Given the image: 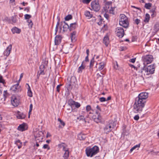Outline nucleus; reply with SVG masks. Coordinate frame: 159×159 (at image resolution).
<instances>
[{
    "label": "nucleus",
    "instance_id": "obj_29",
    "mask_svg": "<svg viewBox=\"0 0 159 159\" xmlns=\"http://www.w3.org/2000/svg\"><path fill=\"white\" fill-rule=\"evenodd\" d=\"M26 84L28 86V90L27 92L28 95L29 97H31L32 96V93L30 88L28 84Z\"/></svg>",
    "mask_w": 159,
    "mask_h": 159
},
{
    "label": "nucleus",
    "instance_id": "obj_21",
    "mask_svg": "<svg viewBox=\"0 0 159 159\" xmlns=\"http://www.w3.org/2000/svg\"><path fill=\"white\" fill-rule=\"evenodd\" d=\"M76 22L70 24L69 26V29L70 31L73 30L76 28Z\"/></svg>",
    "mask_w": 159,
    "mask_h": 159
},
{
    "label": "nucleus",
    "instance_id": "obj_48",
    "mask_svg": "<svg viewBox=\"0 0 159 159\" xmlns=\"http://www.w3.org/2000/svg\"><path fill=\"white\" fill-rule=\"evenodd\" d=\"M134 21L137 25H138V24L140 22V20L138 19H136L135 20H134Z\"/></svg>",
    "mask_w": 159,
    "mask_h": 159
},
{
    "label": "nucleus",
    "instance_id": "obj_3",
    "mask_svg": "<svg viewBox=\"0 0 159 159\" xmlns=\"http://www.w3.org/2000/svg\"><path fill=\"white\" fill-rule=\"evenodd\" d=\"M120 17V25L125 28H127L129 25L128 17L124 14H121Z\"/></svg>",
    "mask_w": 159,
    "mask_h": 159
},
{
    "label": "nucleus",
    "instance_id": "obj_60",
    "mask_svg": "<svg viewBox=\"0 0 159 159\" xmlns=\"http://www.w3.org/2000/svg\"><path fill=\"white\" fill-rule=\"evenodd\" d=\"M87 114H88V113H87V112L82 111V115H83V114L87 115Z\"/></svg>",
    "mask_w": 159,
    "mask_h": 159
},
{
    "label": "nucleus",
    "instance_id": "obj_2",
    "mask_svg": "<svg viewBox=\"0 0 159 159\" xmlns=\"http://www.w3.org/2000/svg\"><path fill=\"white\" fill-rule=\"evenodd\" d=\"M99 151V148L96 146L91 148H87L85 150L87 156L92 157L96 154Z\"/></svg>",
    "mask_w": 159,
    "mask_h": 159
},
{
    "label": "nucleus",
    "instance_id": "obj_6",
    "mask_svg": "<svg viewBox=\"0 0 159 159\" xmlns=\"http://www.w3.org/2000/svg\"><path fill=\"white\" fill-rule=\"evenodd\" d=\"M153 56L149 55L143 56L142 59L143 64L145 65L151 63L153 61Z\"/></svg>",
    "mask_w": 159,
    "mask_h": 159
},
{
    "label": "nucleus",
    "instance_id": "obj_28",
    "mask_svg": "<svg viewBox=\"0 0 159 159\" xmlns=\"http://www.w3.org/2000/svg\"><path fill=\"white\" fill-rule=\"evenodd\" d=\"M64 152H65L63 156V157L64 158V159H67L69 156V150H68Z\"/></svg>",
    "mask_w": 159,
    "mask_h": 159
},
{
    "label": "nucleus",
    "instance_id": "obj_19",
    "mask_svg": "<svg viewBox=\"0 0 159 159\" xmlns=\"http://www.w3.org/2000/svg\"><path fill=\"white\" fill-rule=\"evenodd\" d=\"M25 117V115L22 112H19L17 115V117L19 119H24Z\"/></svg>",
    "mask_w": 159,
    "mask_h": 159
},
{
    "label": "nucleus",
    "instance_id": "obj_51",
    "mask_svg": "<svg viewBox=\"0 0 159 159\" xmlns=\"http://www.w3.org/2000/svg\"><path fill=\"white\" fill-rule=\"evenodd\" d=\"M0 83H2L3 84L4 83V80L2 79V76L0 75Z\"/></svg>",
    "mask_w": 159,
    "mask_h": 159
},
{
    "label": "nucleus",
    "instance_id": "obj_53",
    "mask_svg": "<svg viewBox=\"0 0 159 159\" xmlns=\"http://www.w3.org/2000/svg\"><path fill=\"white\" fill-rule=\"evenodd\" d=\"M33 108V105L32 104H31L30 106V109L29 111V114L32 111Z\"/></svg>",
    "mask_w": 159,
    "mask_h": 159
},
{
    "label": "nucleus",
    "instance_id": "obj_57",
    "mask_svg": "<svg viewBox=\"0 0 159 159\" xmlns=\"http://www.w3.org/2000/svg\"><path fill=\"white\" fill-rule=\"evenodd\" d=\"M140 147V144H137V145H136L135 146H134L133 148H134V149H135L136 148H139Z\"/></svg>",
    "mask_w": 159,
    "mask_h": 159
},
{
    "label": "nucleus",
    "instance_id": "obj_18",
    "mask_svg": "<svg viewBox=\"0 0 159 159\" xmlns=\"http://www.w3.org/2000/svg\"><path fill=\"white\" fill-rule=\"evenodd\" d=\"M88 114H87V115L83 114V115H80L77 118V119L80 120H82L85 122V119L88 118Z\"/></svg>",
    "mask_w": 159,
    "mask_h": 159
},
{
    "label": "nucleus",
    "instance_id": "obj_32",
    "mask_svg": "<svg viewBox=\"0 0 159 159\" xmlns=\"http://www.w3.org/2000/svg\"><path fill=\"white\" fill-rule=\"evenodd\" d=\"M58 121H59L60 122V125H59V127H64L65 125V123L60 118H58L57 119Z\"/></svg>",
    "mask_w": 159,
    "mask_h": 159
},
{
    "label": "nucleus",
    "instance_id": "obj_52",
    "mask_svg": "<svg viewBox=\"0 0 159 159\" xmlns=\"http://www.w3.org/2000/svg\"><path fill=\"white\" fill-rule=\"evenodd\" d=\"M139 116L138 114L136 115L134 117V119L135 120H138L139 119Z\"/></svg>",
    "mask_w": 159,
    "mask_h": 159
},
{
    "label": "nucleus",
    "instance_id": "obj_34",
    "mask_svg": "<svg viewBox=\"0 0 159 159\" xmlns=\"http://www.w3.org/2000/svg\"><path fill=\"white\" fill-rule=\"evenodd\" d=\"M159 30V24L158 23L156 24L154 26V30L157 32Z\"/></svg>",
    "mask_w": 159,
    "mask_h": 159
},
{
    "label": "nucleus",
    "instance_id": "obj_63",
    "mask_svg": "<svg viewBox=\"0 0 159 159\" xmlns=\"http://www.w3.org/2000/svg\"><path fill=\"white\" fill-rule=\"evenodd\" d=\"M85 61H89V58H88V56H86L85 57Z\"/></svg>",
    "mask_w": 159,
    "mask_h": 159
},
{
    "label": "nucleus",
    "instance_id": "obj_5",
    "mask_svg": "<svg viewBox=\"0 0 159 159\" xmlns=\"http://www.w3.org/2000/svg\"><path fill=\"white\" fill-rule=\"evenodd\" d=\"M111 2H108L106 3L105 7H104V10L106 12H108L110 14H114V7H112L111 4Z\"/></svg>",
    "mask_w": 159,
    "mask_h": 159
},
{
    "label": "nucleus",
    "instance_id": "obj_31",
    "mask_svg": "<svg viewBox=\"0 0 159 159\" xmlns=\"http://www.w3.org/2000/svg\"><path fill=\"white\" fill-rule=\"evenodd\" d=\"M155 10V8H154L150 11V13H151V16L152 17H155L156 16V12Z\"/></svg>",
    "mask_w": 159,
    "mask_h": 159
},
{
    "label": "nucleus",
    "instance_id": "obj_62",
    "mask_svg": "<svg viewBox=\"0 0 159 159\" xmlns=\"http://www.w3.org/2000/svg\"><path fill=\"white\" fill-rule=\"evenodd\" d=\"M40 75H41V74H40L39 73V71L38 72L37 75V79H38L39 78V77Z\"/></svg>",
    "mask_w": 159,
    "mask_h": 159
},
{
    "label": "nucleus",
    "instance_id": "obj_1",
    "mask_svg": "<svg viewBox=\"0 0 159 159\" xmlns=\"http://www.w3.org/2000/svg\"><path fill=\"white\" fill-rule=\"evenodd\" d=\"M145 103L142 100L137 98L133 106L134 112L135 113H140L142 111L145 105Z\"/></svg>",
    "mask_w": 159,
    "mask_h": 159
},
{
    "label": "nucleus",
    "instance_id": "obj_44",
    "mask_svg": "<svg viewBox=\"0 0 159 159\" xmlns=\"http://www.w3.org/2000/svg\"><path fill=\"white\" fill-rule=\"evenodd\" d=\"M31 17V16L29 14H26L25 15V19H29Z\"/></svg>",
    "mask_w": 159,
    "mask_h": 159
},
{
    "label": "nucleus",
    "instance_id": "obj_46",
    "mask_svg": "<svg viewBox=\"0 0 159 159\" xmlns=\"http://www.w3.org/2000/svg\"><path fill=\"white\" fill-rule=\"evenodd\" d=\"M59 25V20H58V21H57V25L56 27L55 28V31H56V34L57 32V29L58 28V26Z\"/></svg>",
    "mask_w": 159,
    "mask_h": 159
},
{
    "label": "nucleus",
    "instance_id": "obj_7",
    "mask_svg": "<svg viewBox=\"0 0 159 159\" xmlns=\"http://www.w3.org/2000/svg\"><path fill=\"white\" fill-rule=\"evenodd\" d=\"M91 9L94 11H98L100 10V7L98 2L93 1L92 2L91 4Z\"/></svg>",
    "mask_w": 159,
    "mask_h": 159
},
{
    "label": "nucleus",
    "instance_id": "obj_25",
    "mask_svg": "<svg viewBox=\"0 0 159 159\" xmlns=\"http://www.w3.org/2000/svg\"><path fill=\"white\" fill-rule=\"evenodd\" d=\"M85 138L86 135L84 134H80L78 135V138L80 140H84Z\"/></svg>",
    "mask_w": 159,
    "mask_h": 159
},
{
    "label": "nucleus",
    "instance_id": "obj_59",
    "mask_svg": "<svg viewBox=\"0 0 159 159\" xmlns=\"http://www.w3.org/2000/svg\"><path fill=\"white\" fill-rule=\"evenodd\" d=\"M135 61V58H133L130 59V61L132 63H134Z\"/></svg>",
    "mask_w": 159,
    "mask_h": 159
},
{
    "label": "nucleus",
    "instance_id": "obj_37",
    "mask_svg": "<svg viewBox=\"0 0 159 159\" xmlns=\"http://www.w3.org/2000/svg\"><path fill=\"white\" fill-rule=\"evenodd\" d=\"M74 103H75V101L72 99L69 100L68 102V104L70 106H74Z\"/></svg>",
    "mask_w": 159,
    "mask_h": 159
},
{
    "label": "nucleus",
    "instance_id": "obj_56",
    "mask_svg": "<svg viewBox=\"0 0 159 159\" xmlns=\"http://www.w3.org/2000/svg\"><path fill=\"white\" fill-rule=\"evenodd\" d=\"M104 17L107 20H108L109 18V15L106 13L104 14Z\"/></svg>",
    "mask_w": 159,
    "mask_h": 159
},
{
    "label": "nucleus",
    "instance_id": "obj_20",
    "mask_svg": "<svg viewBox=\"0 0 159 159\" xmlns=\"http://www.w3.org/2000/svg\"><path fill=\"white\" fill-rule=\"evenodd\" d=\"M84 61L82 62L81 65L78 68V73H81L83 70H84L85 67V66L83 64Z\"/></svg>",
    "mask_w": 159,
    "mask_h": 159
},
{
    "label": "nucleus",
    "instance_id": "obj_41",
    "mask_svg": "<svg viewBox=\"0 0 159 159\" xmlns=\"http://www.w3.org/2000/svg\"><path fill=\"white\" fill-rule=\"evenodd\" d=\"M86 109L87 112L90 111L92 110L91 107L89 105H88L86 107Z\"/></svg>",
    "mask_w": 159,
    "mask_h": 159
},
{
    "label": "nucleus",
    "instance_id": "obj_38",
    "mask_svg": "<svg viewBox=\"0 0 159 159\" xmlns=\"http://www.w3.org/2000/svg\"><path fill=\"white\" fill-rule=\"evenodd\" d=\"M94 62V58L93 57L90 61L89 67L91 68L93 65Z\"/></svg>",
    "mask_w": 159,
    "mask_h": 159
},
{
    "label": "nucleus",
    "instance_id": "obj_39",
    "mask_svg": "<svg viewBox=\"0 0 159 159\" xmlns=\"http://www.w3.org/2000/svg\"><path fill=\"white\" fill-rule=\"evenodd\" d=\"M72 18V16L71 15H69L66 16L65 18L66 20H69Z\"/></svg>",
    "mask_w": 159,
    "mask_h": 159
},
{
    "label": "nucleus",
    "instance_id": "obj_24",
    "mask_svg": "<svg viewBox=\"0 0 159 159\" xmlns=\"http://www.w3.org/2000/svg\"><path fill=\"white\" fill-rule=\"evenodd\" d=\"M84 15L86 17H87L89 19L90 18L93 16V15L88 11H85Z\"/></svg>",
    "mask_w": 159,
    "mask_h": 159
},
{
    "label": "nucleus",
    "instance_id": "obj_4",
    "mask_svg": "<svg viewBox=\"0 0 159 159\" xmlns=\"http://www.w3.org/2000/svg\"><path fill=\"white\" fill-rule=\"evenodd\" d=\"M155 68L154 64H152L148 66L146 69H141V72L142 73V76H143V74L144 75H148L153 73L155 71Z\"/></svg>",
    "mask_w": 159,
    "mask_h": 159
},
{
    "label": "nucleus",
    "instance_id": "obj_58",
    "mask_svg": "<svg viewBox=\"0 0 159 159\" xmlns=\"http://www.w3.org/2000/svg\"><path fill=\"white\" fill-rule=\"evenodd\" d=\"M30 8L29 7H27L25 8L24 9V11H26L27 12H28L30 11Z\"/></svg>",
    "mask_w": 159,
    "mask_h": 159
},
{
    "label": "nucleus",
    "instance_id": "obj_42",
    "mask_svg": "<svg viewBox=\"0 0 159 159\" xmlns=\"http://www.w3.org/2000/svg\"><path fill=\"white\" fill-rule=\"evenodd\" d=\"M74 106H75L76 108H78L80 106V105L79 103L75 102Z\"/></svg>",
    "mask_w": 159,
    "mask_h": 159
},
{
    "label": "nucleus",
    "instance_id": "obj_45",
    "mask_svg": "<svg viewBox=\"0 0 159 159\" xmlns=\"http://www.w3.org/2000/svg\"><path fill=\"white\" fill-rule=\"evenodd\" d=\"M64 25L63 26V28L64 29L65 28H67L69 29V26L67 24H66L65 23V22H64Z\"/></svg>",
    "mask_w": 159,
    "mask_h": 159
},
{
    "label": "nucleus",
    "instance_id": "obj_64",
    "mask_svg": "<svg viewBox=\"0 0 159 159\" xmlns=\"http://www.w3.org/2000/svg\"><path fill=\"white\" fill-rule=\"evenodd\" d=\"M16 145L18 146V148L19 149H20L21 147L22 144H19Z\"/></svg>",
    "mask_w": 159,
    "mask_h": 159
},
{
    "label": "nucleus",
    "instance_id": "obj_22",
    "mask_svg": "<svg viewBox=\"0 0 159 159\" xmlns=\"http://www.w3.org/2000/svg\"><path fill=\"white\" fill-rule=\"evenodd\" d=\"M103 43L105 44L106 46L108 45L109 43V41L108 37L107 36H105L103 39Z\"/></svg>",
    "mask_w": 159,
    "mask_h": 159
},
{
    "label": "nucleus",
    "instance_id": "obj_13",
    "mask_svg": "<svg viewBox=\"0 0 159 159\" xmlns=\"http://www.w3.org/2000/svg\"><path fill=\"white\" fill-rule=\"evenodd\" d=\"M27 129V125L25 123H23L22 124L20 125L17 128L18 129L21 131H25Z\"/></svg>",
    "mask_w": 159,
    "mask_h": 159
},
{
    "label": "nucleus",
    "instance_id": "obj_9",
    "mask_svg": "<svg viewBox=\"0 0 159 159\" xmlns=\"http://www.w3.org/2000/svg\"><path fill=\"white\" fill-rule=\"evenodd\" d=\"M101 111L97 110L96 111V113L97 115L96 116H93V118L95 122L97 123H98L101 122L102 119V117L100 115L99 112Z\"/></svg>",
    "mask_w": 159,
    "mask_h": 159
},
{
    "label": "nucleus",
    "instance_id": "obj_54",
    "mask_svg": "<svg viewBox=\"0 0 159 159\" xmlns=\"http://www.w3.org/2000/svg\"><path fill=\"white\" fill-rule=\"evenodd\" d=\"M61 86V84H59V85H58L56 87L57 91L58 92H60V87Z\"/></svg>",
    "mask_w": 159,
    "mask_h": 159
},
{
    "label": "nucleus",
    "instance_id": "obj_61",
    "mask_svg": "<svg viewBox=\"0 0 159 159\" xmlns=\"http://www.w3.org/2000/svg\"><path fill=\"white\" fill-rule=\"evenodd\" d=\"M89 50L88 49L86 50V53L87 54V56H88L89 55Z\"/></svg>",
    "mask_w": 159,
    "mask_h": 159
},
{
    "label": "nucleus",
    "instance_id": "obj_27",
    "mask_svg": "<svg viewBox=\"0 0 159 159\" xmlns=\"http://www.w3.org/2000/svg\"><path fill=\"white\" fill-rule=\"evenodd\" d=\"M105 65V63L104 62H100L99 64V66L98 67V70L100 71L101 70L103 69Z\"/></svg>",
    "mask_w": 159,
    "mask_h": 159
},
{
    "label": "nucleus",
    "instance_id": "obj_30",
    "mask_svg": "<svg viewBox=\"0 0 159 159\" xmlns=\"http://www.w3.org/2000/svg\"><path fill=\"white\" fill-rule=\"evenodd\" d=\"M39 69L40 71H39V73L41 75H44L45 73L44 72V66L42 65L40 66L39 67Z\"/></svg>",
    "mask_w": 159,
    "mask_h": 159
},
{
    "label": "nucleus",
    "instance_id": "obj_35",
    "mask_svg": "<svg viewBox=\"0 0 159 159\" xmlns=\"http://www.w3.org/2000/svg\"><path fill=\"white\" fill-rule=\"evenodd\" d=\"M99 20H100V21L97 23L99 25H103L104 26L105 25H104V24L103 23V19H102L101 18V17L100 16H99Z\"/></svg>",
    "mask_w": 159,
    "mask_h": 159
},
{
    "label": "nucleus",
    "instance_id": "obj_36",
    "mask_svg": "<svg viewBox=\"0 0 159 159\" xmlns=\"http://www.w3.org/2000/svg\"><path fill=\"white\" fill-rule=\"evenodd\" d=\"M152 4L151 3H146L145 5V8L148 9H149L152 6Z\"/></svg>",
    "mask_w": 159,
    "mask_h": 159
},
{
    "label": "nucleus",
    "instance_id": "obj_49",
    "mask_svg": "<svg viewBox=\"0 0 159 159\" xmlns=\"http://www.w3.org/2000/svg\"><path fill=\"white\" fill-rule=\"evenodd\" d=\"M15 143L16 145H18L19 144H22V143L19 140H18L16 141L15 142Z\"/></svg>",
    "mask_w": 159,
    "mask_h": 159
},
{
    "label": "nucleus",
    "instance_id": "obj_14",
    "mask_svg": "<svg viewBox=\"0 0 159 159\" xmlns=\"http://www.w3.org/2000/svg\"><path fill=\"white\" fill-rule=\"evenodd\" d=\"M58 146L60 149H62V150L63 151H65L69 150L67 148V145L64 143H61L58 144Z\"/></svg>",
    "mask_w": 159,
    "mask_h": 159
},
{
    "label": "nucleus",
    "instance_id": "obj_11",
    "mask_svg": "<svg viewBox=\"0 0 159 159\" xmlns=\"http://www.w3.org/2000/svg\"><path fill=\"white\" fill-rule=\"evenodd\" d=\"M11 90L15 93H18L21 91L20 86L19 85V83H18L12 86Z\"/></svg>",
    "mask_w": 159,
    "mask_h": 159
},
{
    "label": "nucleus",
    "instance_id": "obj_10",
    "mask_svg": "<svg viewBox=\"0 0 159 159\" xmlns=\"http://www.w3.org/2000/svg\"><path fill=\"white\" fill-rule=\"evenodd\" d=\"M148 96V93L147 92H142L140 93L138 95V99L146 102V99Z\"/></svg>",
    "mask_w": 159,
    "mask_h": 159
},
{
    "label": "nucleus",
    "instance_id": "obj_12",
    "mask_svg": "<svg viewBox=\"0 0 159 159\" xmlns=\"http://www.w3.org/2000/svg\"><path fill=\"white\" fill-rule=\"evenodd\" d=\"M11 101L12 104L14 107L17 106L19 104V100L15 96L12 97Z\"/></svg>",
    "mask_w": 159,
    "mask_h": 159
},
{
    "label": "nucleus",
    "instance_id": "obj_16",
    "mask_svg": "<svg viewBox=\"0 0 159 159\" xmlns=\"http://www.w3.org/2000/svg\"><path fill=\"white\" fill-rule=\"evenodd\" d=\"M113 127L114 126L112 127L110 124L106 125L104 128L105 133L106 134L108 133L112 130V128H113Z\"/></svg>",
    "mask_w": 159,
    "mask_h": 159
},
{
    "label": "nucleus",
    "instance_id": "obj_17",
    "mask_svg": "<svg viewBox=\"0 0 159 159\" xmlns=\"http://www.w3.org/2000/svg\"><path fill=\"white\" fill-rule=\"evenodd\" d=\"M61 37L60 35H57L55 38V43L56 45H57L59 44L61 42Z\"/></svg>",
    "mask_w": 159,
    "mask_h": 159
},
{
    "label": "nucleus",
    "instance_id": "obj_47",
    "mask_svg": "<svg viewBox=\"0 0 159 159\" xmlns=\"http://www.w3.org/2000/svg\"><path fill=\"white\" fill-rule=\"evenodd\" d=\"M99 100L101 102H105L106 100V98L104 97H101L100 98Z\"/></svg>",
    "mask_w": 159,
    "mask_h": 159
},
{
    "label": "nucleus",
    "instance_id": "obj_43",
    "mask_svg": "<svg viewBox=\"0 0 159 159\" xmlns=\"http://www.w3.org/2000/svg\"><path fill=\"white\" fill-rule=\"evenodd\" d=\"M81 2L84 3L88 4L91 1V0H81Z\"/></svg>",
    "mask_w": 159,
    "mask_h": 159
},
{
    "label": "nucleus",
    "instance_id": "obj_50",
    "mask_svg": "<svg viewBox=\"0 0 159 159\" xmlns=\"http://www.w3.org/2000/svg\"><path fill=\"white\" fill-rule=\"evenodd\" d=\"M43 148L44 149L47 148L48 150H49L50 149V148L49 147L48 145L46 144L43 145Z\"/></svg>",
    "mask_w": 159,
    "mask_h": 159
},
{
    "label": "nucleus",
    "instance_id": "obj_33",
    "mask_svg": "<svg viewBox=\"0 0 159 159\" xmlns=\"http://www.w3.org/2000/svg\"><path fill=\"white\" fill-rule=\"evenodd\" d=\"M150 15L149 14L147 13L145 15V19L144 20V21L145 22H148L150 19Z\"/></svg>",
    "mask_w": 159,
    "mask_h": 159
},
{
    "label": "nucleus",
    "instance_id": "obj_15",
    "mask_svg": "<svg viewBox=\"0 0 159 159\" xmlns=\"http://www.w3.org/2000/svg\"><path fill=\"white\" fill-rule=\"evenodd\" d=\"M11 48L12 45L11 44H10L7 48L4 51V55L6 56L7 57L8 56L11 52Z\"/></svg>",
    "mask_w": 159,
    "mask_h": 159
},
{
    "label": "nucleus",
    "instance_id": "obj_8",
    "mask_svg": "<svg viewBox=\"0 0 159 159\" xmlns=\"http://www.w3.org/2000/svg\"><path fill=\"white\" fill-rule=\"evenodd\" d=\"M116 35L119 38H122L124 35V30L121 27H118L116 29L115 31Z\"/></svg>",
    "mask_w": 159,
    "mask_h": 159
},
{
    "label": "nucleus",
    "instance_id": "obj_23",
    "mask_svg": "<svg viewBox=\"0 0 159 159\" xmlns=\"http://www.w3.org/2000/svg\"><path fill=\"white\" fill-rule=\"evenodd\" d=\"M11 31L13 34H19L21 32V30L16 27H14L11 29Z\"/></svg>",
    "mask_w": 159,
    "mask_h": 159
},
{
    "label": "nucleus",
    "instance_id": "obj_55",
    "mask_svg": "<svg viewBox=\"0 0 159 159\" xmlns=\"http://www.w3.org/2000/svg\"><path fill=\"white\" fill-rule=\"evenodd\" d=\"M11 20L13 22L16 23L17 21V20L16 18H14L13 16L11 17Z\"/></svg>",
    "mask_w": 159,
    "mask_h": 159
},
{
    "label": "nucleus",
    "instance_id": "obj_40",
    "mask_svg": "<svg viewBox=\"0 0 159 159\" xmlns=\"http://www.w3.org/2000/svg\"><path fill=\"white\" fill-rule=\"evenodd\" d=\"M27 21L29 23L28 25L29 27L31 28L32 27V26L33 25V23L32 22V21L31 20H27Z\"/></svg>",
    "mask_w": 159,
    "mask_h": 159
},
{
    "label": "nucleus",
    "instance_id": "obj_26",
    "mask_svg": "<svg viewBox=\"0 0 159 159\" xmlns=\"http://www.w3.org/2000/svg\"><path fill=\"white\" fill-rule=\"evenodd\" d=\"M76 34V32L75 31H73L71 34L70 38L71 41L74 42L75 41V35Z\"/></svg>",
    "mask_w": 159,
    "mask_h": 159
}]
</instances>
